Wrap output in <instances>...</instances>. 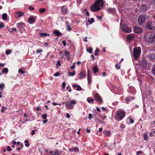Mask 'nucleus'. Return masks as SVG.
<instances>
[{"label": "nucleus", "instance_id": "nucleus-9", "mask_svg": "<svg viewBox=\"0 0 155 155\" xmlns=\"http://www.w3.org/2000/svg\"><path fill=\"white\" fill-rule=\"evenodd\" d=\"M122 28L123 30L126 32L129 33L131 31V28L130 27H128L125 24L123 25Z\"/></svg>", "mask_w": 155, "mask_h": 155}, {"label": "nucleus", "instance_id": "nucleus-39", "mask_svg": "<svg viewBox=\"0 0 155 155\" xmlns=\"http://www.w3.org/2000/svg\"><path fill=\"white\" fill-rule=\"evenodd\" d=\"M47 114H44L42 115V117L44 119H45L47 118Z\"/></svg>", "mask_w": 155, "mask_h": 155}, {"label": "nucleus", "instance_id": "nucleus-41", "mask_svg": "<svg viewBox=\"0 0 155 155\" xmlns=\"http://www.w3.org/2000/svg\"><path fill=\"white\" fill-rule=\"evenodd\" d=\"M7 108L4 106H3L2 108L1 111L3 113L4 111H5Z\"/></svg>", "mask_w": 155, "mask_h": 155}, {"label": "nucleus", "instance_id": "nucleus-25", "mask_svg": "<svg viewBox=\"0 0 155 155\" xmlns=\"http://www.w3.org/2000/svg\"><path fill=\"white\" fill-rule=\"evenodd\" d=\"M134 37L131 35H129L127 37V41H130L133 39Z\"/></svg>", "mask_w": 155, "mask_h": 155}, {"label": "nucleus", "instance_id": "nucleus-35", "mask_svg": "<svg viewBox=\"0 0 155 155\" xmlns=\"http://www.w3.org/2000/svg\"><path fill=\"white\" fill-rule=\"evenodd\" d=\"M87 51L90 53H92V49L90 47L88 49H87Z\"/></svg>", "mask_w": 155, "mask_h": 155}, {"label": "nucleus", "instance_id": "nucleus-51", "mask_svg": "<svg viewBox=\"0 0 155 155\" xmlns=\"http://www.w3.org/2000/svg\"><path fill=\"white\" fill-rule=\"evenodd\" d=\"M66 85V83L65 82H64L62 83V87L63 89H64Z\"/></svg>", "mask_w": 155, "mask_h": 155}, {"label": "nucleus", "instance_id": "nucleus-43", "mask_svg": "<svg viewBox=\"0 0 155 155\" xmlns=\"http://www.w3.org/2000/svg\"><path fill=\"white\" fill-rule=\"evenodd\" d=\"M11 52V51L10 50H6L5 51V54L7 55L9 54Z\"/></svg>", "mask_w": 155, "mask_h": 155}, {"label": "nucleus", "instance_id": "nucleus-64", "mask_svg": "<svg viewBox=\"0 0 155 155\" xmlns=\"http://www.w3.org/2000/svg\"><path fill=\"white\" fill-rule=\"evenodd\" d=\"M48 121V120H45L43 121V123L44 124H45L47 123Z\"/></svg>", "mask_w": 155, "mask_h": 155}, {"label": "nucleus", "instance_id": "nucleus-5", "mask_svg": "<svg viewBox=\"0 0 155 155\" xmlns=\"http://www.w3.org/2000/svg\"><path fill=\"white\" fill-rule=\"evenodd\" d=\"M76 103V101L75 100H72L70 102H67L65 103V106L66 108L68 109H71L72 108L73 106L72 105H75Z\"/></svg>", "mask_w": 155, "mask_h": 155}, {"label": "nucleus", "instance_id": "nucleus-28", "mask_svg": "<svg viewBox=\"0 0 155 155\" xmlns=\"http://www.w3.org/2000/svg\"><path fill=\"white\" fill-rule=\"evenodd\" d=\"M151 71L153 74L155 75V65H154L152 66Z\"/></svg>", "mask_w": 155, "mask_h": 155}, {"label": "nucleus", "instance_id": "nucleus-57", "mask_svg": "<svg viewBox=\"0 0 155 155\" xmlns=\"http://www.w3.org/2000/svg\"><path fill=\"white\" fill-rule=\"evenodd\" d=\"M129 119L130 120V123L133 124L134 122V120L130 118H129Z\"/></svg>", "mask_w": 155, "mask_h": 155}, {"label": "nucleus", "instance_id": "nucleus-10", "mask_svg": "<svg viewBox=\"0 0 155 155\" xmlns=\"http://www.w3.org/2000/svg\"><path fill=\"white\" fill-rule=\"evenodd\" d=\"M36 19L35 17L33 16H31L28 19V22L30 24H32L33 23L35 22Z\"/></svg>", "mask_w": 155, "mask_h": 155}, {"label": "nucleus", "instance_id": "nucleus-60", "mask_svg": "<svg viewBox=\"0 0 155 155\" xmlns=\"http://www.w3.org/2000/svg\"><path fill=\"white\" fill-rule=\"evenodd\" d=\"M75 63H73V65L71 66V69H74L75 68Z\"/></svg>", "mask_w": 155, "mask_h": 155}, {"label": "nucleus", "instance_id": "nucleus-32", "mask_svg": "<svg viewBox=\"0 0 155 155\" xmlns=\"http://www.w3.org/2000/svg\"><path fill=\"white\" fill-rule=\"evenodd\" d=\"M46 10L44 8H41L39 10V12L40 13H43L46 11Z\"/></svg>", "mask_w": 155, "mask_h": 155}, {"label": "nucleus", "instance_id": "nucleus-54", "mask_svg": "<svg viewBox=\"0 0 155 155\" xmlns=\"http://www.w3.org/2000/svg\"><path fill=\"white\" fill-rule=\"evenodd\" d=\"M25 142L26 143L25 145H29V144L28 143V140H25Z\"/></svg>", "mask_w": 155, "mask_h": 155}, {"label": "nucleus", "instance_id": "nucleus-62", "mask_svg": "<svg viewBox=\"0 0 155 155\" xmlns=\"http://www.w3.org/2000/svg\"><path fill=\"white\" fill-rule=\"evenodd\" d=\"M16 31V29L15 28H13L12 29V31L11 32H13V31Z\"/></svg>", "mask_w": 155, "mask_h": 155}, {"label": "nucleus", "instance_id": "nucleus-13", "mask_svg": "<svg viewBox=\"0 0 155 155\" xmlns=\"http://www.w3.org/2000/svg\"><path fill=\"white\" fill-rule=\"evenodd\" d=\"M134 31L135 33L139 34L142 31V29L140 28H139L137 27H134Z\"/></svg>", "mask_w": 155, "mask_h": 155}, {"label": "nucleus", "instance_id": "nucleus-30", "mask_svg": "<svg viewBox=\"0 0 155 155\" xmlns=\"http://www.w3.org/2000/svg\"><path fill=\"white\" fill-rule=\"evenodd\" d=\"M87 78H91V72L90 70H88L87 71Z\"/></svg>", "mask_w": 155, "mask_h": 155}, {"label": "nucleus", "instance_id": "nucleus-44", "mask_svg": "<svg viewBox=\"0 0 155 155\" xmlns=\"http://www.w3.org/2000/svg\"><path fill=\"white\" fill-rule=\"evenodd\" d=\"M77 90L78 91H80L82 89L81 87L79 85H78L77 87Z\"/></svg>", "mask_w": 155, "mask_h": 155}, {"label": "nucleus", "instance_id": "nucleus-15", "mask_svg": "<svg viewBox=\"0 0 155 155\" xmlns=\"http://www.w3.org/2000/svg\"><path fill=\"white\" fill-rule=\"evenodd\" d=\"M86 72L85 71H81L79 74L78 78L80 79L83 78L85 75Z\"/></svg>", "mask_w": 155, "mask_h": 155}, {"label": "nucleus", "instance_id": "nucleus-53", "mask_svg": "<svg viewBox=\"0 0 155 155\" xmlns=\"http://www.w3.org/2000/svg\"><path fill=\"white\" fill-rule=\"evenodd\" d=\"M7 149L8 151H11L12 150L11 147L9 146H7Z\"/></svg>", "mask_w": 155, "mask_h": 155}, {"label": "nucleus", "instance_id": "nucleus-50", "mask_svg": "<svg viewBox=\"0 0 155 155\" xmlns=\"http://www.w3.org/2000/svg\"><path fill=\"white\" fill-rule=\"evenodd\" d=\"M92 117V114H90L88 115V118L90 120H91V119Z\"/></svg>", "mask_w": 155, "mask_h": 155}, {"label": "nucleus", "instance_id": "nucleus-56", "mask_svg": "<svg viewBox=\"0 0 155 155\" xmlns=\"http://www.w3.org/2000/svg\"><path fill=\"white\" fill-rule=\"evenodd\" d=\"M110 133V132L109 131H105V134H107V136H109Z\"/></svg>", "mask_w": 155, "mask_h": 155}, {"label": "nucleus", "instance_id": "nucleus-58", "mask_svg": "<svg viewBox=\"0 0 155 155\" xmlns=\"http://www.w3.org/2000/svg\"><path fill=\"white\" fill-rule=\"evenodd\" d=\"M56 64L58 65V66H61V63H60V62L59 61H57V64Z\"/></svg>", "mask_w": 155, "mask_h": 155}, {"label": "nucleus", "instance_id": "nucleus-29", "mask_svg": "<svg viewBox=\"0 0 155 155\" xmlns=\"http://www.w3.org/2000/svg\"><path fill=\"white\" fill-rule=\"evenodd\" d=\"M68 74L70 76H74L75 74V71H74L72 73L70 71L68 72Z\"/></svg>", "mask_w": 155, "mask_h": 155}, {"label": "nucleus", "instance_id": "nucleus-59", "mask_svg": "<svg viewBox=\"0 0 155 155\" xmlns=\"http://www.w3.org/2000/svg\"><path fill=\"white\" fill-rule=\"evenodd\" d=\"M29 9L30 10H34V8L32 6H30L29 7Z\"/></svg>", "mask_w": 155, "mask_h": 155}, {"label": "nucleus", "instance_id": "nucleus-16", "mask_svg": "<svg viewBox=\"0 0 155 155\" xmlns=\"http://www.w3.org/2000/svg\"><path fill=\"white\" fill-rule=\"evenodd\" d=\"M60 153L61 152L57 150H55L54 151H50L51 155H59Z\"/></svg>", "mask_w": 155, "mask_h": 155}, {"label": "nucleus", "instance_id": "nucleus-37", "mask_svg": "<svg viewBox=\"0 0 155 155\" xmlns=\"http://www.w3.org/2000/svg\"><path fill=\"white\" fill-rule=\"evenodd\" d=\"M18 72L19 73L23 74L25 73V72L23 71L21 68H20L18 69Z\"/></svg>", "mask_w": 155, "mask_h": 155}, {"label": "nucleus", "instance_id": "nucleus-8", "mask_svg": "<svg viewBox=\"0 0 155 155\" xmlns=\"http://www.w3.org/2000/svg\"><path fill=\"white\" fill-rule=\"evenodd\" d=\"M141 65L145 69L148 70H149V65L147 61L144 60H143L141 61Z\"/></svg>", "mask_w": 155, "mask_h": 155}, {"label": "nucleus", "instance_id": "nucleus-19", "mask_svg": "<svg viewBox=\"0 0 155 155\" xmlns=\"http://www.w3.org/2000/svg\"><path fill=\"white\" fill-rule=\"evenodd\" d=\"M65 23L66 24V27L67 30L68 31H71L72 29L70 26V24L68 22L66 21H65Z\"/></svg>", "mask_w": 155, "mask_h": 155}, {"label": "nucleus", "instance_id": "nucleus-23", "mask_svg": "<svg viewBox=\"0 0 155 155\" xmlns=\"http://www.w3.org/2000/svg\"><path fill=\"white\" fill-rule=\"evenodd\" d=\"M93 69V73L94 74H95L98 71V69L97 66H94Z\"/></svg>", "mask_w": 155, "mask_h": 155}, {"label": "nucleus", "instance_id": "nucleus-52", "mask_svg": "<svg viewBox=\"0 0 155 155\" xmlns=\"http://www.w3.org/2000/svg\"><path fill=\"white\" fill-rule=\"evenodd\" d=\"M62 43L63 44L64 46H66V42L65 40H64L62 41Z\"/></svg>", "mask_w": 155, "mask_h": 155}, {"label": "nucleus", "instance_id": "nucleus-47", "mask_svg": "<svg viewBox=\"0 0 155 155\" xmlns=\"http://www.w3.org/2000/svg\"><path fill=\"white\" fill-rule=\"evenodd\" d=\"M42 51L41 49H38L36 51V52L37 54H38L42 52Z\"/></svg>", "mask_w": 155, "mask_h": 155}, {"label": "nucleus", "instance_id": "nucleus-11", "mask_svg": "<svg viewBox=\"0 0 155 155\" xmlns=\"http://www.w3.org/2000/svg\"><path fill=\"white\" fill-rule=\"evenodd\" d=\"M94 97L96 101H99L101 103H102V101L101 99V97L98 94H95Z\"/></svg>", "mask_w": 155, "mask_h": 155}, {"label": "nucleus", "instance_id": "nucleus-45", "mask_svg": "<svg viewBox=\"0 0 155 155\" xmlns=\"http://www.w3.org/2000/svg\"><path fill=\"white\" fill-rule=\"evenodd\" d=\"M70 52L69 51H66L65 52L64 55L67 56L69 55V54Z\"/></svg>", "mask_w": 155, "mask_h": 155}, {"label": "nucleus", "instance_id": "nucleus-1", "mask_svg": "<svg viewBox=\"0 0 155 155\" xmlns=\"http://www.w3.org/2000/svg\"><path fill=\"white\" fill-rule=\"evenodd\" d=\"M104 0H97L91 7L92 12H97L102 9L103 7Z\"/></svg>", "mask_w": 155, "mask_h": 155}, {"label": "nucleus", "instance_id": "nucleus-18", "mask_svg": "<svg viewBox=\"0 0 155 155\" xmlns=\"http://www.w3.org/2000/svg\"><path fill=\"white\" fill-rule=\"evenodd\" d=\"M79 150L78 148L76 147L73 148H70L69 149V150L70 152H72L74 151L75 152H79Z\"/></svg>", "mask_w": 155, "mask_h": 155}, {"label": "nucleus", "instance_id": "nucleus-27", "mask_svg": "<svg viewBox=\"0 0 155 155\" xmlns=\"http://www.w3.org/2000/svg\"><path fill=\"white\" fill-rule=\"evenodd\" d=\"M3 73H7L8 72V69L7 68H4L2 71Z\"/></svg>", "mask_w": 155, "mask_h": 155}, {"label": "nucleus", "instance_id": "nucleus-2", "mask_svg": "<svg viewBox=\"0 0 155 155\" xmlns=\"http://www.w3.org/2000/svg\"><path fill=\"white\" fill-rule=\"evenodd\" d=\"M144 39L147 42L152 43L155 41V34L152 32L146 33L144 35Z\"/></svg>", "mask_w": 155, "mask_h": 155}, {"label": "nucleus", "instance_id": "nucleus-24", "mask_svg": "<svg viewBox=\"0 0 155 155\" xmlns=\"http://www.w3.org/2000/svg\"><path fill=\"white\" fill-rule=\"evenodd\" d=\"M54 34L56 36H59L61 34V33L58 30H55L54 31Z\"/></svg>", "mask_w": 155, "mask_h": 155}, {"label": "nucleus", "instance_id": "nucleus-7", "mask_svg": "<svg viewBox=\"0 0 155 155\" xmlns=\"http://www.w3.org/2000/svg\"><path fill=\"white\" fill-rule=\"evenodd\" d=\"M138 21L140 25H142L145 21L146 17L144 15H141L138 18Z\"/></svg>", "mask_w": 155, "mask_h": 155}, {"label": "nucleus", "instance_id": "nucleus-49", "mask_svg": "<svg viewBox=\"0 0 155 155\" xmlns=\"http://www.w3.org/2000/svg\"><path fill=\"white\" fill-rule=\"evenodd\" d=\"M84 10L86 11V14L87 16H89L90 14L89 13V12H88L87 9H84Z\"/></svg>", "mask_w": 155, "mask_h": 155}, {"label": "nucleus", "instance_id": "nucleus-34", "mask_svg": "<svg viewBox=\"0 0 155 155\" xmlns=\"http://www.w3.org/2000/svg\"><path fill=\"white\" fill-rule=\"evenodd\" d=\"M94 21V20L93 18H91V19H89L88 22L90 24H92Z\"/></svg>", "mask_w": 155, "mask_h": 155}, {"label": "nucleus", "instance_id": "nucleus-63", "mask_svg": "<svg viewBox=\"0 0 155 155\" xmlns=\"http://www.w3.org/2000/svg\"><path fill=\"white\" fill-rule=\"evenodd\" d=\"M66 117L68 118H69L70 117V114L68 113H67Z\"/></svg>", "mask_w": 155, "mask_h": 155}, {"label": "nucleus", "instance_id": "nucleus-48", "mask_svg": "<svg viewBox=\"0 0 155 155\" xmlns=\"http://www.w3.org/2000/svg\"><path fill=\"white\" fill-rule=\"evenodd\" d=\"M67 89L68 90L69 92H70L71 91V89L69 86H67Z\"/></svg>", "mask_w": 155, "mask_h": 155}, {"label": "nucleus", "instance_id": "nucleus-55", "mask_svg": "<svg viewBox=\"0 0 155 155\" xmlns=\"http://www.w3.org/2000/svg\"><path fill=\"white\" fill-rule=\"evenodd\" d=\"M55 76H58L60 75V73L58 72H57L54 74Z\"/></svg>", "mask_w": 155, "mask_h": 155}, {"label": "nucleus", "instance_id": "nucleus-33", "mask_svg": "<svg viewBox=\"0 0 155 155\" xmlns=\"http://www.w3.org/2000/svg\"><path fill=\"white\" fill-rule=\"evenodd\" d=\"M41 35L42 37H45L49 35V34H48L46 33H42L41 34Z\"/></svg>", "mask_w": 155, "mask_h": 155}, {"label": "nucleus", "instance_id": "nucleus-3", "mask_svg": "<svg viewBox=\"0 0 155 155\" xmlns=\"http://www.w3.org/2000/svg\"><path fill=\"white\" fill-rule=\"evenodd\" d=\"M125 114L124 112L121 111H118L116 112L115 115V119L118 120H121L125 116Z\"/></svg>", "mask_w": 155, "mask_h": 155}, {"label": "nucleus", "instance_id": "nucleus-4", "mask_svg": "<svg viewBox=\"0 0 155 155\" xmlns=\"http://www.w3.org/2000/svg\"><path fill=\"white\" fill-rule=\"evenodd\" d=\"M141 49L140 47H137L134 49V57L135 59L137 58L140 55Z\"/></svg>", "mask_w": 155, "mask_h": 155}, {"label": "nucleus", "instance_id": "nucleus-17", "mask_svg": "<svg viewBox=\"0 0 155 155\" xmlns=\"http://www.w3.org/2000/svg\"><path fill=\"white\" fill-rule=\"evenodd\" d=\"M61 11L63 14H66L67 12V7L66 6H63L61 8Z\"/></svg>", "mask_w": 155, "mask_h": 155}, {"label": "nucleus", "instance_id": "nucleus-6", "mask_svg": "<svg viewBox=\"0 0 155 155\" xmlns=\"http://www.w3.org/2000/svg\"><path fill=\"white\" fill-rule=\"evenodd\" d=\"M145 28L150 30H154V27L153 26L152 23L151 21H148L146 23L145 25Z\"/></svg>", "mask_w": 155, "mask_h": 155}, {"label": "nucleus", "instance_id": "nucleus-42", "mask_svg": "<svg viewBox=\"0 0 155 155\" xmlns=\"http://www.w3.org/2000/svg\"><path fill=\"white\" fill-rule=\"evenodd\" d=\"M4 27V24L2 22H0V28H2Z\"/></svg>", "mask_w": 155, "mask_h": 155}, {"label": "nucleus", "instance_id": "nucleus-12", "mask_svg": "<svg viewBox=\"0 0 155 155\" xmlns=\"http://www.w3.org/2000/svg\"><path fill=\"white\" fill-rule=\"evenodd\" d=\"M148 8L147 6L145 5H142L140 8V10L143 12L146 11Z\"/></svg>", "mask_w": 155, "mask_h": 155}, {"label": "nucleus", "instance_id": "nucleus-20", "mask_svg": "<svg viewBox=\"0 0 155 155\" xmlns=\"http://www.w3.org/2000/svg\"><path fill=\"white\" fill-rule=\"evenodd\" d=\"M107 10L109 13H114L115 12V9L114 8H109Z\"/></svg>", "mask_w": 155, "mask_h": 155}, {"label": "nucleus", "instance_id": "nucleus-22", "mask_svg": "<svg viewBox=\"0 0 155 155\" xmlns=\"http://www.w3.org/2000/svg\"><path fill=\"white\" fill-rule=\"evenodd\" d=\"M134 97H128L125 98V100L127 103H128L129 101L134 99Z\"/></svg>", "mask_w": 155, "mask_h": 155}, {"label": "nucleus", "instance_id": "nucleus-21", "mask_svg": "<svg viewBox=\"0 0 155 155\" xmlns=\"http://www.w3.org/2000/svg\"><path fill=\"white\" fill-rule=\"evenodd\" d=\"M17 27L19 29H21L24 27L25 24L23 23H20L17 24Z\"/></svg>", "mask_w": 155, "mask_h": 155}, {"label": "nucleus", "instance_id": "nucleus-36", "mask_svg": "<svg viewBox=\"0 0 155 155\" xmlns=\"http://www.w3.org/2000/svg\"><path fill=\"white\" fill-rule=\"evenodd\" d=\"M100 52V50L98 49H97L95 51V53L94 54L95 56H97V54Z\"/></svg>", "mask_w": 155, "mask_h": 155}, {"label": "nucleus", "instance_id": "nucleus-26", "mask_svg": "<svg viewBox=\"0 0 155 155\" xmlns=\"http://www.w3.org/2000/svg\"><path fill=\"white\" fill-rule=\"evenodd\" d=\"M2 19L4 20H6L7 19V15L6 13H4L2 15Z\"/></svg>", "mask_w": 155, "mask_h": 155}, {"label": "nucleus", "instance_id": "nucleus-38", "mask_svg": "<svg viewBox=\"0 0 155 155\" xmlns=\"http://www.w3.org/2000/svg\"><path fill=\"white\" fill-rule=\"evenodd\" d=\"M5 87V84L3 83L2 84V85L0 86V88L1 89L2 91L4 89Z\"/></svg>", "mask_w": 155, "mask_h": 155}, {"label": "nucleus", "instance_id": "nucleus-14", "mask_svg": "<svg viewBox=\"0 0 155 155\" xmlns=\"http://www.w3.org/2000/svg\"><path fill=\"white\" fill-rule=\"evenodd\" d=\"M24 15V13L22 12H17L15 13V16L16 18L20 17Z\"/></svg>", "mask_w": 155, "mask_h": 155}, {"label": "nucleus", "instance_id": "nucleus-31", "mask_svg": "<svg viewBox=\"0 0 155 155\" xmlns=\"http://www.w3.org/2000/svg\"><path fill=\"white\" fill-rule=\"evenodd\" d=\"M87 101L89 103H91V102H93L94 100L91 97H88L87 99Z\"/></svg>", "mask_w": 155, "mask_h": 155}, {"label": "nucleus", "instance_id": "nucleus-46", "mask_svg": "<svg viewBox=\"0 0 155 155\" xmlns=\"http://www.w3.org/2000/svg\"><path fill=\"white\" fill-rule=\"evenodd\" d=\"M91 78H87V81H88V82L89 84H91Z\"/></svg>", "mask_w": 155, "mask_h": 155}, {"label": "nucleus", "instance_id": "nucleus-61", "mask_svg": "<svg viewBox=\"0 0 155 155\" xmlns=\"http://www.w3.org/2000/svg\"><path fill=\"white\" fill-rule=\"evenodd\" d=\"M115 67L117 69H120V67L119 66H118L117 65V64L115 65Z\"/></svg>", "mask_w": 155, "mask_h": 155}, {"label": "nucleus", "instance_id": "nucleus-40", "mask_svg": "<svg viewBox=\"0 0 155 155\" xmlns=\"http://www.w3.org/2000/svg\"><path fill=\"white\" fill-rule=\"evenodd\" d=\"M144 139L145 140H146L148 139V136L147 134H144L143 135Z\"/></svg>", "mask_w": 155, "mask_h": 155}]
</instances>
